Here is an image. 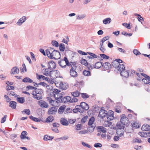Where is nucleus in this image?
<instances>
[{"mask_svg":"<svg viewBox=\"0 0 150 150\" xmlns=\"http://www.w3.org/2000/svg\"><path fill=\"white\" fill-rule=\"evenodd\" d=\"M47 56L51 59H57L61 57L60 52L58 50H54V48L50 47L46 50Z\"/></svg>","mask_w":150,"mask_h":150,"instance_id":"f257e3e1","label":"nucleus"},{"mask_svg":"<svg viewBox=\"0 0 150 150\" xmlns=\"http://www.w3.org/2000/svg\"><path fill=\"white\" fill-rule=\"evenodd\" d=\"M70 67H71L69 72L70 75L73 77H76L78 76V74L77 72L76 71L77 68L76 63L72 62Z\"/></svg>","mask_w":150,"mask_h":150,"instance_id":"f03ea898","label":"nucleus"},{"mask_svg":"<svg viewBox=\"0 0 150 150\" xmlns=\"http://www.w3.org/2000/svg\"><path fill=\"white\" fill-rule=\"evenodd\" d=\"M72 62H69L67 58L66 57H64V59L59 61L58 62V64L62 67L63 68H65L67 65L70 67Z\"/></svg>","mask_w":150,"mask_h":150,"instance_id":"7ed1b4c3","label":"nucleus"},{"mask_svg":"<svg viewBox=\"0 0 150 150\" xmlns=\"http://www.w3.org/2000/svg\"><path fill=\"white\" fill-rule=\"evenodd\" d=\"M60 74L59 71L56 70H52L50 72V74L49 76L51 79H54L59 76Z\"/></svg>","mask_w":150,"mask_h":150,"instance_id":"20e7f679","label":"nucleus"},{"mask_svg":"<svg viewBox=\"0 0 150 150\" xmlns=\"http://www.w3.org/2000/svg\"><path fill=\"white\" fill-rule=\"evenodd\" d=\"M120 122L124 125H127L129 124V121L125 115H122L120 119Z\"/></svg>","mask_w":150,"mask_h":150,"instance_id":"39448f33","label":"nucleus"},{"mask_svg":"<svg viewBox=\"0 0 150 150\" xmlns=\"http://www.w3.org/2000/svg\"><path fill=\"white\" fill-rule=\"evenodd\" d=\"M57 111V108L55 107H52L48 110L47 113L48 115L54 114L56 113Z\"/></svg>","mask_w":150,"mask_h":150,"instance_id":"423d86ee","label":"nucleus"},{"mask_svg":"<svg viewBox=\"0 0 150 150\" xmlns=\"http://www.w3.org/2000/svg\"><path fill=\"white\" fill-rule=\"evenodd\" d=\"M38 104L42 108H47L48 107L47 103L44 100H41L38 101Z\"/></svg>","mask_w":150,"mask_h":150,"instance_id":"0eeeda50","label":"nucleus"},{"mask_svg":"<svg viewBox=\"0 0 150 150\" xmlns=\"http://www.w3.org/2000/svg\"><path fill=\"white\" fill-rule=\"evenodd\" d=\"M108 113L106 111L101 109L99 112L98 116L100 118H103L107 115Z\"/></svg>","mask_w":150,"mask_h":150,"instance_id":"6e6552de","label":"nucleus"},{"mask_svg":"<svg viewBox=\"0 0 150 150\" xmlns=\"http://www.w3.org/2000/svg\"><path fill=\"white\" fill-rule=\"evenodd\" d=\"M80 108H82V110L84 111L87 110L89 108V107L88 105L84 102H82L80 104V105H79Z\"/></svg>","mask_w":150,"mask_h":150,"instance_id":"1a4fd4ad","label":"nucleus"},{"mask_svg":"<svg viewBox=\"0 0 150 150\" xmlns=\"http://www.w3.org/2000/svg\"><path fill=\"white\" fill-rule=\"evenodd\" d=\"M59 87L63 90H66L68 87V85L67 83L65 82H60Z\"/></svg>","mask_w":150,"mask_h":150,"instance_id":"9d476101","label":"nucleus"},{"mask_svg":"<svg viewBox=\"0 0 150 150\" xmlns=\"http://www.w3.org/2000/svg\"><path fill=\"white\" fill-rule=\"evenodd\" d=\"M48 68L51 70L54 69L56 67L55 63L53 61L49 62L48 64Z\"/></svg>","mask_w":150,"mask_h":150,"instance_id":"9b49d317","label":"nucleus"},{"mask_svg":"<svg viewBox=\"0 0 150 150\" xmlns=\"http://www.w3.org/2000/svg\"><path fill=\"white\" fill-rule=\"evenodd\" d=\"M26 17L25 16H23L18 20L16 24L18 25L21 26L26 21Z\"/></svg>","mask_w":150,"mask_h":150,"instance_id":"f8f14e48","label":"nucleus"},{"mask_svg":"<svg viewBox=\"0 0 150 150\" xmlns=\"http://www.w3.org/2000/svg\"><path fill=\"white\" fill-rule=\"evenodd\" d=\"M72 111L74 113H76L78 112L81 113H83L84 110H82L81 108H80L79 105H77L76 106L75 108L73 109Z\"/></svg>","mask_w":150,"mask_h":150,"instance_id":"ddd939ff","label":"nucleus"},{"mask_svg":"<svg viewBox=\"0 0 150 150\" xmlns=\"http://www.w3.org/2000/svg\"><path fill=\"white\" fill-rule=\"evenodd\" d=\"M102 66L103 67V70L104 71L108 70L111 67V64L108 62H105L103 64Z\"/></svg>","mask_w":150,"mask_h":150,"instance_id":"4468645a","label":"nucleus"},{"mask_svg":"<svg viewBox=\"0 0 150 150\" xmlns=\"http://www.w3.org/2000/svg\"><path fill=\"white\" fill-rule=\"evenodd\" d=\"M138 134L142 137H146L148 136L150 137V132L149 131L139 132Z\"/></svg>","mask_w":150,"mask_h":150,"instance_id":"2eb2a0df","label":"nucleus"},{"mask_svg":"<svg viewBox=\"0 0 150 150\" xmlns=\"http://www.w3.org/2000/svg\"><path fill=\"white\" fill-rule=\"evenodd\" d=\"M51 70L49 68L44 69L42 71L43 74L46 76H49L50 74V72L51 71Z\"/></svg>","mask_w":150,"mask_h":150,"instance_id":"dca6fc26","label":"nucleus"},{"mask_svg":"<svg viewBox=\"0 0 150 150\" xmlns=\"http://www.w3.org/2000/svg\"><path fill=\"white\" fill-rule=\"evenodd\" d=\"M19 72V70L18 68L16 67H15L12 68L10 73L11 74H18Z\"/></svg>","mask_w":150,"mask_h":150,"instance_id":"f3484780","label":"nucleus"},{"mask_svg":"<svg viewBox=\"0 0 150 150\" xmlns=\"http://www.w3.org/2000/svg\"><path fill=\"white\" fill-rule=\"evenodd\" d=\"M142 129L144 131H148L150 129V126L148 124H144L142 127Z\"/></svg>","mask_w":150,"mask_h":150,"instance_id":"a211bd4d","label":"nucleus"},{"mask_svg":"<svg viewBox=\"0 0 150 150\" xmlns=\"http://www.w3.org/2000/svg\"><path fill=\"white\" fill-rule=\"evenodd\" d=\"M138 81H142L144 83L148 84L150 83V77H148L146 78H143L141 79H138Z\"/></svg>","mask_w":150,"mask_h":150,"instance_id":"6ab92c4d","label":"nucleus"},{"mask_svg":"<svg viewBox=\"0 0 150 150\" xmlns=\"http://www.w3.org/2000/svg\"><path fill=\"white\" fill-rule=\"evenodd\" d=\"M71 99V97L69 96H65L61 99V101L62 103H66L70 102Z\"/></svg>","mask_w":150,"mask_h":150,"instance_id":"aec40b11","label":"nucleus"},{"mask_svg":"<svg viewBox=\"0 0 150 150\" xmlns=\"http://www.w3.org/2000/svg\"><path fill=\"white\" fill-rule=\"evenodd\" d=\"M32 94L33 95V98L37 100H40L42 98V96L41 95H38L36 93H35L34 91H33L32 92Z\"/></svg>","mask_w":150,"mask_h":150,"instance_id":"412c9836","label":"nucleus"},{"mask_svg":"<svg viewBox=\"0 0 150 150\" xmlns=\"http://www.w3.org/2000/svg\"><path fill=\"white\" fill-rule=\"evenodd\" d=\"M120 74L121 76L125 77H127L129 76V73L128 71L125 69L120 72Z\"/></svg>","mask_w":150,"mask_h":150,"instance_id":"4be33fe9","label":"nucleus"},{"mask_svg":"<svg viewBox=\"0 0 150 150\" xmlns=\"http://www.w3.org/2000/svg\"><path fill=\"white\" fill-rule=\"evenodd\" d=\"M16 103L14 101H11L9 103V106L12 109H15L16 107Z\"/></svg>","mask_w":150,"mask_h":150,"instance_id":"5701e85b","label":"nucleus"},{"mask_svg":"<svg viewBox=\"0 0 150 150\" xmlns=\"http://www.w3.org/2000/svg\"><path fill=\"white\" fill-rule=\"evenodd\" d=\"M112 21V20L110 18H108L104 19L103 22L104 24L105 25L109 24Z\"/></svg>","mask_w":150,"mask_h":150,"instance_id":"b1692460","label":"nucleus"},{"mask_svg":"<svg viewBox=\"0 0 150 150\" xmlns=\"http://www.w3.org/2000/svg\"><path fill=\"white\" fill-rule=\"evenodd\" d=\"M60 122L61 124L63 125L67 126L69 124L67 120L63 118L61 119Z\"/></svg>","mask_w":150,"mask_h":150,"instance_id":"393cba45","label":"nucleus"},{"mask_svg":"<svg viewBox=\"0 0 150 150\" xmlns=\"http://www.w3.org/2000/svg\"><path fill=\"white\" fill-rule=\"evenodd\" d=\"M125 67L124 64H119V65L118 66L117 69L120 72L121 71H123L125 69Z\"/></svg>","mask_w":150,"mask_h":150,"instance_id":"a878e982","label":"nucleus"},{"mask_svg":"<svg viewBox=\"0 0 150 150\" xmlns=\"http://www.w3.org/2000/svg\"><path fill=\"white\" fill-rule=\"evenodd\" d=\"M125 125L123 124L121 122H118L117 124V127L118 129H124Z\"/></svg>","mask_w":150,"mask_h":150,"instance_id":"bb28decb","label":"nucleus"},{"mask_svg":"<svg viewBox=\"0 0 150 150\" xmlns=\"http://www.w3.org/2000/svg\"><path fill=\"white\" fill-rule=\"evenodd\" d=\"M54 97L55 98V99L57 100H59L62 98V95L61 94L59 93H53Z\"/></svg>","mask_w":150,"mask_h":150,"instance_id":"cd10ccee","label":"nucleus"},{"mask_svg":"<svg viewBox=\"0 0 150 150\" xmlns=\"http://www.w3.org/2000/svg\"><path fill=\"white\" fill-rule=\"evenodd\" d=\"M110 38L109 36H107L104 37L102 39L101 42L100 43V46H103L104 42L108 40Z\"/></svg>","mask_w":150,"mask_h":150,"instance_id":"c85d7f7f","label":"nucleus"},{"mask_svg":"<svg viewBox=\"0 0 150 150\" xmlns=\"http://www.w3.org/2000/svg\"><path fill=\"white\" fill-rule=\"evenodd\" d=\"M102 63L101 62H98L96 63L95 64L94 68L99 69L102 66Z\"/></svg>","mask_w":150,"mask_h":150,"instance_id":"c756f323","label":"nucleus"},{"mask_svg":"<svg viewBox=\"0 0 150 150\" xmlns=\"http://www.w3.org/2000/svg\"><path fill=\"white\" fill-rule=\"evenodd\" d=\"M65 109V107L64 106H60L58 110V113L60 114H62Z\"/></svg>","mask_w":150,"mask_h":150,"instance_id":"7c9ffc66","label":"nucleus"},{"mask_svg":"<svg viewBox=\"0 0 150 150\" xmlns=\"http://www.w3.org/2000/svg\"><path fill=\"white\" fill-rule=\"evenodd\" d=\"M35 92V93H36L37 94H38L39 95H41L42 93V90L40 89H35L33 91Z\"/></svg>","mask_w":150,"mask_h":150,"instance_id":"2f4dec72","label":"nucleus"},{"mask_svg":"<svg viewBox=\"0 0 150 150\" xmlns=\"http://www.w3.org/2000/svg\"><path fill=\"white\" fill-rule=\"evenodd\" d=\"M22 81L25 83H32L33 80L28 77H25L23 79Z\"/></svg>","mask_w":150,"mask_h":150,"instance_id":"473e14b6","label":"nucleus"},{"mask_svg":"<svg viewBox=\"0 0 150 150\" xmlns=\"http://www.w3.org/2000/svg\"><path fill=\"white\" fill-rule=\"evenodd\" d=\"M86 16L85 14L81 15H76V19L78 20H81L85 18Z\"/></svg>","mask_w":150,"mask_h":150,"instance_id":"72a5a7b5","label":"nucleus"},{"mask_svg":"<svg viewBox=\"0 0 150 150\" xmlns=\"http://www.w3.org/2000/svg\"><path fill=\"white\" fill-rule=\"evenodd\" d=\"M29 118L32 120L36 122H40L41 121V120H40V119L38 118L34 117L32 115L30 116Z\"/></svg>","mask_w":150,"mask_h":150,"instance_id":"f704fd0d","label":"nucleus"},{"mask_svg":"<svg viewBox=\"0 0 150 150\" xmlns=\"http://www.w3.org/2000/svg\"><path fill=\"white\" fill-rule=\"evenodd\" d=\"M65 49V45L63 43H60L59 45V50L61 52H63Z\"/></svg>","mask_w":150,"mask_h":150,"instance_id":"c9c22d12","label":"nucleus"},{"mask_svg":"<svg viewBox=\"0 0 150 150\" xmlns=\"http://www.w3.org/2000/svg\"><path fill=\"white\" fill-rule=\"evenodd\" d=\"M83 75L85 76H89L91 75V73L90 71L85 70L83 72Z\"/></svg>","mask_w":150,"mask_h":150,"instance_id":"e433bc0d","label":"nucleus"},{"mask_svg":"<svg viewBox=\"0 0 150 150\" xmlns=\"http://www.w3.org/2000/svg\"><path fill=\"white\" fill-rule=\"evenodd\" d=\"M54 120L53 117L52 115L49 116L46 119L47 122H52Z\"/></svg>","mask_w":150,"mask_h":150,"instance_id":"4c0bfd02","label":"nucleus"},{"mask_svg":"<svg viewBox=\"0 0 150 150\" xmlns=\"http://www.w3.org/2000/svg\"><path fill=\"white\" fill-rule=\"evenodd\" d=\"M53 137L48 136L47 135H45L44 136L43 139L45 141H47L50 139H52L54 138Z\"/></svg>","mask_w":150,"mask_h":150,"instance_id":"58836bf2","label":"nucleus"},{"mask_svg":"<svg viewBox=\"0 0 150 150\" xmlns=\"http://www.w3.org/2000/svg\"><path fill=\"white\" fill-rule=\"evenodd\" d=\"M17 101L19 103H23L25 102V99L23 97H18L17 98Z\"/></svg>","mask_w":150,"mask_h":150,"instance_id":"ea45409f","label":"nucleus"},{"mask_svg":"<svg viewBox=\"0 0 150 150\" xmlns=\"http://www.w3.org/2000/svg\"><path fill=\"white\" fill-rule=\"evenodd\" d=\"M95 120V118L94 117H91L89 120L88 125L89 126H91L93 124Z\"/></svg>","mask_w":150,"mask_h":150,"instance_id":"a19ab883","label":"nucleus"},{"mask_svg":"<svg viewBox=\"0 0 150 150\" xmlns=\"http://www.w3.org/2000/svg\"><path fill=\"white\" fill-rule=\"evenodd\" d=\"M27 134V132L25 131H23L20 136L21 138V139H24L26 137V135Z\"/></svg>","mask_w":150,"mask_h":150,"instance_id":"79ce46f5","label":"nucleus"},{"mask_svg":"<svg viewBox=\"0 0 150 150\" xmlns=\"http://www.w3.org/2000/svg\"><path fill=\"white\" fill-rule=\"evenodd\" d=\"M98 130L101 131L103 133H105L106 132V129L102 126H100L98 127Z\"/></svg>","mask_w":150,"mask_h":150,"instance_id":"37998d69","label":"nucleus"},{"mask_svg":"<svg viewBox=\"0 0 150 150\" xmlns=\"http://www.w3.org/2000/svg\"><path fill=\"white\" fill-rule=\"evenodd\" d=\"M80 94V93L78 91H76L74 92H73L71 93L72 95L74 97H78L79 96Z\"/></svg>","mask_w":150,"mask_h":150,"instance_id":"c03bdc74","label":"nucleus"},{"mask_svg":"<svg viewBox=\"0 0 150 150\" xmlns=\"http://www.w3.org/2000/svg\"><path fill=\"white\" fill-rule=\"evenodd\" d=\"M112 64L114 67H115L117 69L119 65V63L117 62H116L115 60L112 62Z\"/></svg>","mask_w":150,"mask_h":150,"instance_id":"a18cd8bd","label":"nucleus"},{"mask_svg":"<svg viewBox=\"0 0 150 150\" xmlns=\"http://www.w3.org/2000/svg\"><path fill=\"white\" fill-rule=\"evenodd\" d=\"M51 43L53 46L56 47H58L59 46L58 42L55 40H52Z\"/></svg>","mask_w":150,"mask_h":150,"instance_id":"49530a36","label":"nucleus"},{"mask_svg":"<svg viewBox=\"0 0 150 150\" xmlns=\"http://www.w3.org/2000/svg\"><path fill=\"white\" fill-rule=\"evenodd\" d=\"M6 89L8 91L11 90H13L14 89V86H12L7 85L6 87Z\"/></svg>","mask_w":150,"mask_h":150,"instance_id":"de8ad7c7","label":"nucleus"},{"mask_svg":"<svg viewBox=\"0 0 150 150\" xmlns=\"http://www.w3.org/2000/svg\"><path fill=\"white\" fill-rule=\"evenodd\" d=\"M106 116L108 120H113L114 118V117L113 116L110 115L109 114V112L107 114Z\"/></svg>","mask_w":150,"mask_h":150,"instance_id":"09e8293b","label":"nucleus"},{"mask_svg":"<svg viewBox=\"0 0 150 150\" xmlns=\"http://www.w3.org/2000/svg\"><path fill=\"white\" fill-rule=\"evenodd\" d=\"M7 95H11L14 96L15 97H17L18 95L15 93L13 91H11L10 92H8L7 93Z\"/></svg>","mask_w":150,"mask_h":150,"instance_id":"8fccbe9b","label":"nucleus"},{"mask_svg":"<svg viewBox=\"0 0 150 150\" xmlns=\"http://www.w3.org/2000/svg\"><path fill=\"white\" fill-rule=\"evenodd\" d=\"M100 56L103 59H108L109 58V57L108 56H107L104 54H100Z\"/></svg>","mask_w":150,"mask_h":150,"instance_id":"3c124183","label":"nucleus"},{"mask_svg":"<svg viewBox=\"0 0 150 150\" xmlns=\"http://www.w3.org/2000/svg\"><path fill=\"white\" fill-rule=\"evenodd\" d=\"M81 63L82 64L85 65L86 66L87 65H88V63L87 61L84 59H82L81 60Z\"/></svg>","mask_w":150,"mask_h":150,"instance_id":"603ef678","label":"nucleus"},{"mask_svg":"<svg viewBox=\"0 0 150 150\" xmlns=\"http://www.w3.org/2000/svg\"><path fill=\"white\" fill-rule=\"evenodd\" d=\"M22 113L24 112L25 113L28 115H30V110L28 109H24L23 111H22Z\"/></svg>","mask_w":150,"mask_h":150,"instance_id":"864d4df0","label":"nucleus"},{"mask_svg":"<svg viewBox=\"0 0 150 150\" xmlns=\"http://www.w3.org/2000/svg\"><path fill=\"white\" fill-rule=\"evenodd\" d=\"M82 129V126L80 124H78L76 126V129L77 130H81Z\"/></svg>","mask_w":150,"mask_h":150,"instance_id":"5fc2aeb1","label":"nucleus"},{"mask_svg":"<svg viewBox=\"0 0 150 150\" xmlns=\"http://www.w3.org/2000/svg\"><path fill=\"white\" fill-rule=\"evenodd\" d=\"M46 77L43 75H38L37 76V79L39 80H45Z\"/></svg>","mask_w":150,"mask_h":150,"instance_id":"6e6d98bb","label":"nucleus"},{"mask_svg":"<svg viewBox=\"0 0 150 150\" xmlns=\"http://www.w3.org/2000/svg\"><path fill=\"white\" fill-rule=\"evenodd\" d=\"M81 143L82 145L83 146H86L90 149H91L92 148V147L91 146L89 145L87 143L84 142H82Z\"/></svg>","mask_w":150,"mask_h":150,"instance_id":"4d7b16f0","label":"nucleus"},{"mask_svg":"<svg viewBox=\"0 0 150 150\" xmlns=\"http://www.w3.org/2000/svg\"><path fill=\"white\" fill-rule=\"evenodd\" d=\"M136 74L138 77L137 79V80H138V79H143V77H142V73H136Z\"/></svg>","mask_w":150,"mask_h":150,"instance_id":"13d9d810","label":"nucleus"},{"mask_svg":"<svg viewBox=\"0 0 150 150\" xmlns=\"http://www.w3.org/2000/svg\"><path fill=\"white\" fill-rule=\"evenodd\" d=\"M100 107L97 105H95L93 109V111L96 112H98L99 110Z\"/></svg>","mask_w":150,"mask_h":150,"instance_id":"bf43d9fd","label":"nucleus"},{"mask_svg":"<svg viewBox=\"0 0 150 150\" xmlns=\"http://www.w3.org/2000/svg\"><path fill=\"white\" fill-rule=\"evenodd\" d=\"M94 146L96 148H101L102 146V145L100 143H96L94 145Z\"/></svg>","mask_w":150,"mask_h":150,"instance_id":"052dcab7","label":"nucleus"},{"mask_svg":"<svg viewBox=\"0 0 150 150\" xmlns=\"http://www.w3.org/2000/svg\"><path fill=\"white\" fill-rule=\"evenodd\" d=\"M78 100V99L76 98V97H74L72 98H71L70 102L71 103L75 102H77Z\"/></svg>","mask_w":150,"mask_h":150,"instance_id":"680f3d73","label":"nucleus"},{"mask_svg":"<svg viewBox=\"0 0 150 150\" xmlns=\"http://www.w3.org/2000/svg\"><path fill=\"white\" fill-rule=\"evenodd\" d=\"M88 53L92 57V58H96L98 56H97L91 52H88Z\"/></svg>","mask_w":150,"mask_h":150,"instance_id":"e2e57ef3","label":"nucleus"},{"mask_svg":"<svg viewBox=\"0 0 150 150\" xmlns=\"http://www.w3.org/2000/svg\"><path fill=\"white\" fill-rule=\"evenodd\" d=\"M133 52L134 54L136 55L141 54V53L138 50L136 49L134 50Z\"/></svg>","mask_w":150,"mask_h":150,"instance_id":"0e129e2a","label":"nucleus"},{"mask_svg":"<svg viewBox=\"0 0 150 150\" xmlns=\"http://www.w3.org/2000/svg\"><path fill=\"white\" fill-rule=\"evenodd\" d=\"M86 66L88 68V69L89 70H91L93 69V68L94 67L93 65H92L89 64H88V65H87Z\"/></svg>","mask_w":150,"mask_h":150,"instance_id":"69168bd1","label":"nucleus"},{"mask_svg":"<svg viewBox=\"0 0 150 150\" xmlns=\"http://www.w3.org/2000/svg\"><path fill=\"white\" fill-rule=\"evenodd\" d=\"M7 117V115H4V117L1 119V123H3L5 122L6 120Z\"/></svg>","mask_w":150,"mask_h":150,"instance_id":"338daca9","label":"nucleus"},{"mask_svg":"<svg viewBox=\"0 0 150 150\" xmlns=\"http://www.w3.org/2000/svg\"><path fill=\"white\" fill-rule=\"evenodd\" d=\"M81 96L83 98L86 99L88 98V96L86 93H82L81 94Z\"/></svg>","mask_w":150,"mask_h":150,"instance_id":"774afa93","label":"nucleus"}]
</instances>
